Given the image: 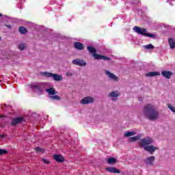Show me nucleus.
I'll return each instance as SVG.
<instances>
[{
	"label": "nucleus",
	"mask_w": 175,
	"mask_h": 175,
	"mask_svg": "<svg viewBox=\"0 0 175 175\" xmlns=\"http://www.w3.org/2000/svg\"><path fill=\"white\" fill-rule=\"evenodd\" d=\"M144 48L146 49L147 50H152V49H154V46H152V44H150L148 45H145Z\"/></svg>",
	"instance_id": "26"
},
{
	"label": "nucleus",
	"mask_w": 175,
	"mask_h": 175,
	"mask_svg": "<svg viewBox=\"0 0 175 175\" xmlns=\"http://www.w3.org/2000/svg\"><path fill=\"white\" fill-rule=\"evenodd\" d=\"M53 159L56 162L62 163L65 161V158L61 154H55L53 155Z\"/></svg>",
	"instance_id": "9"
},
{
	"label": "nucleus",
	"mask_w": 175,
	"mask_h": 175,
	"mask_svg": "<svg viewBox=\"0 0 175 175\" xmlns=\"http://www.w3.org/2000/svg\"><path fill=\"white\" fill-rule=\"evenodd\" d=\"M134 32L139 33V35H143L144 36H147L148 38H155V35L147 33V29L144 28H141L137 26L133 27Z\"/></svg>",
	"instance_id": "3"
},
{
	"label": "nucleus",
	"mask_w": 175,
	"mask_h": 175,
	"mask_svg": "<svg viewBox=\"0 0 175 175\" xmlns=\"http://www.w3.org/2000/svg\"><path fill=\"white\" fill-rule=\"evenodd\" d=\"M35 150L37 151V152H40L42 151V148L39 147L36 148Z\"/></svg>",
	"instance_id": "31"
},
{
	"label": "nucleus",
	"mask_w": 175,
	"mask_h": 175,
	"mask_svg": "<svg viewBox=\"0 0 175 175\" xmlns=\"http://www.w3.org/2000/svg\"><path fill=\"white\" fill-rule=\"evenodd\" d=\"M66 76H68V77H70V76H72V72H67L66 74Z\"/></svg>",
	"instance_id": "32"
},
{
	"label": "nucleus",
	"mask_w": 175,
	"mask_h": 175,
	"mask_svg": "<svg viewBox=\"0 0 175 175\" xmlns=\"http://www.w3.org/2000/svg\"><path fill=\"white\" fill-rule=\"evenodd\" d=\"M50 98L52 100H61V97L58 95L52 96Z\"/></svg>",
	"instance_id": "24"
},
{
	"label": "nucleus",
	"mask_w": 175,
	"mask_h": 175,
	"mask_svg": "<svg viewBox=\"0 0 175 175\" xmlns=\"http://www.w3.org/2000/svg\"><path fill=\"white\" fill-rule=\"evenodd\" d=\"M23 121H24V118L23 117L16 118L12 120L11 125H17V124H20V122H23Z\"/></svg>",
	"instance_id": "10"
},
{
	"label": "nucleus",
	"mask_w": 175,
	"mask_h": 175,
	"mask_svg": "<svg viewBox=\"0 0 175 175\" xmlns=\"http://www.w3.org/2000/svg\"><path fill=\"white\" fill-rule=\"evenodd\" d=\"M7 27H8L9 29H10V28H12V26L10 25H7Z\"/></svg>",
	"instance_id": "33"
},
{
	"label": "nucleus",
	"mask_w": 175,
	"mask_h": 175,
	"mask_svg": "<svg viewBox=\"0 0 175 175\" xmlns=\"http://www.w3.org/2000/svg\"><path fill=\"white\" fill-rule=\"evenodd\" d=\"M148 77H154V76H161V73L159 72H150L146 74Z\"/></svg>",
	"instance_id": "16"
},
{
	"label": "nucleus",
	"mask_w": 175,
	"mask_h": 175,
	"mask_svg": "<svg viewBox=\"0 0 175 175\" xmlns=\"http://www.w3.org/2000/svg\"><path fill=\"white\" fill-rule=\"evenodd\" d=\"M52 78H53V80H55V81H61V80H62V75H59L58 74H53Z\"/></svg>",
	"instance_id": "17"
},
{
	"label": "nucleus",
	"mask_w": 175,
	"mask_h": 175,
	"mask_svg": "<svg viewBox=\"0 0 175 175\" xmlns=\"http://www.w3.org/2000/svg\"><path fill=\"white\" fill-rule=\"evenodd\" d=\"M155 161V157L151 156L149 157H147L144 162L146 163V165H154V161Z\"/></svg>",
	"instance_id": "8"
},
{
	"label": "nucleus",
	"mask_w": 175,
	"mask_h": 175,
	"mask_svg": "<svg viewBox=\"0 0 175 175\" xmlns=\"http://www.w3.org/2000/svg\"><path fill=\"white\" fill-rule=\"evenodd\" d=\"M105 170H107V172H109V173L120 174V170L114 167H108L105 168Z\"/></svg>",
	"instance_id": "12"
},
{
	"label": "nucleus",
	"mask_w": 175,
	"mask_h": 175,
	"mask_svg": "<svg viewBox=\"0 0 175 175\" xmlns=\"http://www.w3.org/2000/svg\"><path fill=\"white\" fill-rule=\"evenodd\" d=\"M88 50L90 53H91L93 55L94 59H110L109 57H107L106 56L96 54V49H95V48L92 46H88Z\"/></svg>",
	"instance_id": "4"
},
{
	"label": "nucleus",
	"mask_w": 175,
	"mask_h": 175,
	"mask_svg": "<svg viewBox=\"0 0 175 175\" xmlns=\"http://www.w3.org/2000/svg\"><path fill=\"white\" fill-rule=\"evenodd\" d=\"M154 143V140L152 139L151 137H148L146 138H143L139 142V147H144L145 151L150 152V154H154L156 150H158V147L154 146H148L150 144H152Z\"/></svg>",
	"instance_id": "2"
},
{
	"label": "nucleus",
	"mask_w": 175,
	"mask_h": 175,
	"mask_svg": "<svg viewBox=\"0 0 175 175\" xmlns=\"http://www.w3.org/2000/svg\"><path fill=\"white\" fill-rule=\"evenodd\" d=\"M43 75L46 76V77H52L53 78V74L51 72H43Z\"/></svg>",
	"instance_id": "27"
},
{
	"label": "nucleus",
	"mask_w": 175,
	"mask_h": 175,
	"mask_svg": "<svg viewBox=\"0 0 175 175\" xmlns=\"http://www.w3.org/2000/svg\"><path fill=\"white\" fill-rule=\"evenodd\" d=\"M171 49L175 48V40L172 38H170L168 40Z\"/></svg>",
	"instance_id": "21"
},
{
	"label": "nucleus",
	"mask_w": 175,
	"mask_h": 175,
	"mask_svg": "<svg viewBox=\"0 0 175 175\" xmlns=\"http://www.w3.org/2000/svg\"><path fill=\"white\" fill-rule=\"evenodd\" d=\"M106 75L109 76V79L115 80V81H117V80H118V77H117V76H116L114 74L111 73V72L109 70H106Z\"/></svg>",
	"instance_id": "13"
},
{
	"label": "nucleus",
	"mask_w": 175,
	"mask_h": 175,
	"mask_svg": "<svg viewBox=\"0 0 175 175\" xmlns=\"http://www.w3.org/2000/svg\"><path fill=\"white\" fill-rule=\"evenodd\" d=\"M94 100H95L94 99V98L91 96H88V97H85L81 100V104L88 105V103H92L93 102H94Z\"/></svg>",
	"instance_id": "6"
},
{
	"label": "nucleus",
	"mask_w": 175,
	"mask_h": 175,
	"mask_svg": "<svg viewBox=\"0 0 175 175\" xmlns=\"http://www.w3.org/2000/svg\"><path fill=\"white\" fill-rule=\"evenodd\" d=\"M140 135H137L133 137H130L129 139V142H137V140H139L140 139Z\"/></svg>",
	"instance_id": "22"
},
{
	"label": "nucleus",
	"mask_w": 175,
	"mask_h": 175,
	"mask_svg": "<svg viewBox=\"0 0 175 175\" xmlns=\"http://www.w3.org/2000/svg\"><path fill=\"white\" fill-rule=\"evenodd\" d=\"M46 92H48L49 95H56V94H57V92L55 90L54 88L46 89Z\"/></svg>",
	"instance_id": "14"
},
{
	"label": "nucleus",
	"mask_w": 175,
	"mask_h": 175,
	"mask_svg": "<svg viewBox=\"0 0 175 175\" xmlns=\"http://www.w3.org/2000/svg\"><path fill=\"white\" fill-rule=\"evenodd\" d=\"M31 88L37 90L39 92H42L44 88H46L45 83H33L31 84Z\"/></svg>",
	"instance_id": "5"
},
{
	"label": "nucleus",
	"mask_w": 175,
	"mask_h": 175,
	"mask_svg": "<svg viewBox=\"0 0 175 175\" xmlns=\"http://www.w3.org/2000/svg\"><path fill=\"white\" fill-rule=\"evenodd\" d=\"M167 107H168V109H170V110H171V111H172V113H175V107H174V106H173L170 104H168Z\"/></svg>",
	"instance_id": "25"
},
{
	"label": "nucleus",
	"mask_w": 175,
	"mask_h": 175,
	"mask_svg": "<svg viewBox=\"0 0 175 175\" xmlns=\"http://www.w3.org/2000/svg\"><path fill=\"white\" fill-rule=\"evenodd\" d=\"M116 163H117V159L114 157H110L107 159V163H109V165H113Z\"/></svg>",
	"instance_id": "18"
},
{
	"label": "nucleus",
	"mask_w": 175,
	"mask_h": 175,
	"mask_svg": "<svg viewBox=\"0 0 175 175\" xmlns=\"http://www.w3.org/2000/svg\"><path fill=\"white\" fill-rule=\"evenodd\" d=\"M74 46L77 49V50H83L84 49V45H83L82 43L81 42H75L74 44Z\"/></svg>",
	"instance_id": "15"
},
{
	"label": "nucleus",
	"mask_w": 175,
	"mask_h": 175,
	"mask_svg": "<svg viewBox=\"0 0 175 175\" xmlns=\"http://www.w3.org/2000/svg\"><path fill=\"white\" fill-rule=\"evenodd\" d=\"M19 32H20V33L25 34V33H27V32H28V30H27V29L24 27H21L19 28Z\"/></svg>",
	"instance_id": "23"
},
{
	"label": "nucleus",
	"mask_w": 175,
	"mask_h": 175,
	"mask_svg": "<svg viewBox=\"0 0 175 175\" xmlns=\"http://www.w3.org/2000/svg\"><path fill=\"white\" fill-rule=\"evenodd\" d=\"M0 40H1V37H0Z\"/></svg>",
	"instance_id": "35"
},
{
	"label": "nucleus",
	"mask_w": 175,
	"mask_h": 175,
	"mask_svg": "<svg viewBox=\"0 0 175 175\" xmlns=\"http://www.w3.org/2000/svg\"><path fill=\"white\" fill-rule=\"evenodd\" d=\"M144 116L148 118V120H150V121H155V120H158L159 118V112L155 108V106L148 104L144 106L143 109Z\"/></svg>",
	"instance_id": "1"
},
{
	"label": "nucleus",
	"mask_w": 175,
	"mask_h": 175,
	"mask_svg": "<svg viewBox=\"0 0 175 175\" xmlns=\"http://www.w3.org/2000/svg\"><path fill=\"white\" fill-rule=\"evenodd\" d=\"M8 151L3 150V149H0V155H3V154H7Z\"/></svg>",
	"instance_id": "29"
},
{
	"label": "nucleus",
	"mask_w": 175,
	"mask_h": 175,
	"mask_svg": "<svg viewBox=\"0 0 175 175\" xmlns=\"http://www.w3.org/2000/svg\"><path fill=\"white\" fill-rule=\"evenodd\" d=\"M2 16V14H0V17Z\"/></svg>",
	"instance_id": "34"
},
{
	"label": "nucleus",
	"mask_w": 175,
	"mask_h": 175,
	"mask_svg": "<svg viewBox=\"0 0 175 175\" xmlns=\"http://www.w3.org/2000/svg\"><path fill=\"white\" fill-rule=\"evenodd\" d=\"M161 75L162 76H163V77H165V79H170V77H172V75H173V72L170 71L163 70L161 72Z\"/></svg>",
	"instance_id": "11"
},
{
	"label": "nucleus",
	"mask_w": 175,
	"mask_h": 175,
	"mask_svg": "<svg viewBox=\"0 0 175 175\" xmlns=\"http://www.w3.org/2000/svg\"><path fill=\"white\" fill-rule=\"evenodd\" d=\"M42 161L44 162V163H45V165H49L50 163V161L46 159H43Z\"/></svg>",
	"instance_id": "30"
},
{
	"label": "nucleus",
	"mask_w": 175,
	"mask_h": 175,
	"mask_svg": "<svg viewBox=\"0 0 175 175\" xmlns=\"http://www.w3.org/2000/svg\"><path fill=\"white\" fill-rule=\"evenodd\" d=\"M109 96H111V98H117V96H120V92H111L109 94Z\"/></svg>",
	"instance_id": "20"
},
{
	"label": "nucleus",
	"mask_w": 175,
	"mask_h": 175,
	"mask_svg": "<svg viewBox=\"0 0 175 175\" xmlns=\"http://www.w3.org/2000/svg\"><path fill=\"white\" fill-rule=\"evenodd\" d=\"M72 64L74 65H77L78 66H85L87 65V63L84 62V60H81L79 59H76L72 61Z\"/></svg>",
	"instance_id": "7"
},
{
	"label": "nucleus",
	"mask_w": 175,
	"mask_h": 175,
	"mask_svg": "<svg viewBox=\"0 0 175 175\" xmlns=\"http://www.w3.org/2000/svg\"><path fill=\"white\" fill-rule=\"evenodd\" d=\"M19 49L23 50V49H25V44H20L18 45Z\"/></svg>",
	"instance_id": "28"
},
{
	"label": "nucleus",
	"mask_w": 175,
	"mask_h": 175,
	"mask_svg": "<svg viewBox=\"0 0 175 175\" xmlns=\"http://www.w3.org/2000/svg\"><path fill=\"white\" fill-rule=\"evenodd\" d=\"M135 135H136V131H128L124 133V137L135 136Z\"/></svg>",
	"instance_id": "19"
}]
</instances>
